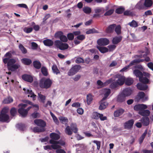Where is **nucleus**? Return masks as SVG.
I'll return each instance as SVG.
<instances>
[{
  "label": "nucleus",
  "mask_w": 153,
  "mask_h": 153,
  "mask_svg": "<svg viewBox=\"0 0 153 153\" xmlns=\"http://www.w3.org/2000/svg\"><path fill=\"white\" fill-rule=\"evenodd\" d=\"M134 74L137 77H139V81L144 83H148L149 81L147 78L149 77L150 74L146 73H144L143 74L142 73L137 70H135L133 71Z\"/></svg>",
  "instance_id": "f257e3e1"
},
{
  "label": "nucleus",
  "mask_w": 153,
  "mask_h": 153,
  "mask_svg": "<svg viewBox=\"0 0 153 153\" xmlns=\"http://www.w3.org/2000/svg\"><path fill=\"white\" fill-rule=\"evenodd\" d=\"M125 80L124 76L120 75H116L115 76L114 81L111 85L110 87L114 88L119 85H123Z\"/></svg>",
  "instance_id": "f03ea898"
},
{
  "label": "nucleus",
  "mask_w": 153,
  "mask_h": 153,
  "mask_svg": "<svg viewBox=\"0 0 153 153\" xmlns=\"http://www.w3.org/2000/svg\"><path fill=\"white\" fill-rule=\"evenodd\" d=\"M52 83V81L50 79L43 78L40 80L39 86L41 88L48 89L51 87Z\"/></svg>",
  "instance_id": "7ed1b4c3"
},
{
  "label": "nucleus",
  "mask_w": 153,
  "mask_h": 153,
  "mask_svg": "<svg viewBox=\"0 0 153 153\" xmlns=\"http://www.w3.org/2000/svg\"><path fill=\"white\" fill-rule=\"evenodd\" d=\"M78 129L76 123H72L70 125V127L68 126H67L65 130L66 134L68 135H71L72 134V131L74 133L77 132Z\"/></svg>",
  "instance_id": "20e7f679"
},
{
  "label": "nucleus",
  "mask_w": 153,
  "mask_h": 153,
  "mask_svg": "<svg viewBox=\"0 0 153 153\" xmlns=\"http://www.w3.org/2000/svg\"><path fill=\"white\" fill-rule=\"evenodd\" d=\"M9 111L7 107L4 108L0 114V121L8 122L10 121V118L7 113Z\"/></svg>",
  "instance_id": "39448f33"
},
{
  "label": "nucleus",
  "mask_w": 153,
  "mask_h": 153,
  "mask_svg": "<svg viewBox=\"0 0 153 153\" xmlns=\"http://www.w3.org/2000/svg\"><path fill=\"white\" fill-rule=\"evenodd\" d=\"M27 106L26 104H21L19 105V109L18 110L19 113L22 117L26 116L27 114V110L25 109Z\"/></svg>",
  "instance_id": "423d86ee"
},
{
  "label": "nucleus",
  "mask_w": 153,
  "mask_h": 153,
  "mask_svg": "<svg viewBox=\"0 0 153 153\" xmlns=\"http://www.w3.org/2000/svg\"><path fill=\"white\" fill-rule=\"evenodd\" d=\"M55 45L61 50H65L67 49L68 45L66 43H62L60 41L56 40L55 42Z\"/></svg>",
  "instance_id": "0eeeda50"
},
{
  "label": "nucleus",
  "mask_w": 153,
  "mask_h": 153,
  "mask_svg": "<svg viewBox=\"0 0 153 153\" xmlns=\"http://www.w3.org/2000/svg\"><path fill=\"white\" fill-rule=\"evenodd\" d=\"M81 68V67L79 65H75L71 68L68 73V75L73 76L78 72Z\"/></svg>",
  "instance_id": "6e6552de"
},
{
  "label": "nucleus",
  "mask_w": 153,
  "mask_h": 153,
  "mask_svg": "<svg viewBox=\"0 0 153 153\" xmlns=\"http://www.w3.org/2000/svg\"><path fill=\"white\" fill-rule=\"evenodd\" d=\"M23 91H24V93L25 94L27 95L28 97H30L33 100H35L36 95L34 94L31 90L30 89L24 88Z\"/></svg>",
  "instance_id": "1a4fd4ad"
},
{
  "label": "nucleus",
  "mask_w": 153,
  "mask_h": 153,
  "mask_svg": "<svg viewBox=\"0 0 153 153\" xmlns=\"http://www.w3.org/2000/svg\"><path fill=\"white\" fill-rule=\"evenodd\" d=\"M55 36L56 38H59L61 41L66 42L68 41V39L66 36L63 35V33L61 31H59L56 33Z\"/></svg>",
  "instance_id": "9d476101"
},
{
  "label": "nucleus",
  "mask_w": 153,
  "mask_h": 153,
  "mask_svg": "<svg viewBox=\"0 0 153 153\" xmlns=\"http://www.w3.org/2000/svg\"><path fill=\"white\" fill-rule=\"evenodd\" d=\"M143 60L140 59H137L134 60L130 63L129 64V65L125 67L122 68L121 70H120V71H127V69L129 68V67L130 66H131L133 65H134L136 63H139L141 62H143Z\"/></svg>",
  "instance_id": "9b49d317"
},
{
  "label": "nucleus",
  "mask_w": 153,
  "mask_h": 153,
  "mask_svg": "<svg viewBox=\"0 0 153 153\" xmlns=\"http://www.w3.org/2000/svg\"><path fill=\"white\" fill-rule=\"evenodd\" d=\"M109 40L106 38H100L97 41V44L100 45H106L109 44Z\"/></svg>",
  "instance_id": "f8f14e48"
},
{
  "label": "nucleus",
  "mask_w": 153,
  "mask_h": 153,
  "mask_svg": "<svg viewBox=\"0 0 153 153\" xmlns=\"http://www.w3.org/2000/svg\"><path fill=\"white\" fill-rule=\"evenodd\" d=\"M51 147L53 149L56 150V153H66L64 150L61 149V146L59 145L52 144Z\"/></svg>",
  "instance_id": "ddd939ff"
},
{
  "label": "nucleus",
  "mask_w": 153,
  "mask_h": 153,
  "mask_svg": "<svg viewBox=\"0 0 153 153\" xmlns=\"http://www.w3.org/2000/svg\"><path fill=\"white\" fill-rule=\"evenodd\" d=\"M147 108V107L146 105L141 104L135 105L134 106V110L140 111Z\"/></svg>",
  "instance_id": "4468645a"
},
{
  "label": "nucleus",
  "mask_w": 153,
  "mask_h": 153,
  "mask_svg": "<svg viewBox=\"0 0 153 153\" xmlns=\"http://www.w3.org/2000/svg\"><path fill=\"white\" fill-rule=\"evenodd\" d=\"M12 56V54L10 52L7 53L3 58V62L6 64L7 63L9 60L11 59Z\"/></svg>",
  "instance_id": "2eb2a0df"
},
{
  "label": "nucleus",
  "mask_w": 153,
  "mask_h": 153,
  "mask_svg": "<svg viewBox=\"0 0 153 153\" xmlns=\"http://www.w3.org/2000/svg\"><path fill=\"white\" fill-rule=\"evenodd\" d=\"M34 122L37 125L43 128L46 125L45 123L43 120L40 119H36L34 120Z\"/></svg>",
  "instance_id": "dca6fc26"
},
{
  "label": "nucleus",
  "mask_w": 153,
  "mask_h": 153,
  "mask_svg": "<svg viewBox=\"0 0 153 153\" xmlns=\"http://www.w3.org/2000/svg\"><path fill=\"white\" fill-rule=\"evenodd\" d=\"M105 100H102L101 101L100 103V105L99 106V109L101 110L105 108L107 106L108 103L106 102L105 101Z\"/></svg>",
  "instance_id": "f3484780"
},
{
  "label": "nucleus",
  "mask_w": 153,
  "mask_h": 153,
  "mask_svg": "<svg viewBox=\"0 0 153 153\" xmlns=\"http://www.w3.org/2000/svg\"><path fill=\"white\" fill-rule=\"evenodd\" d=\"M22 79L25 81L31 82L33 80L32 76L29 75L25 74L22 76Z\"/></svg>",
  "instance_id": "a211bd4d"
},
{
  "label": "nucleus",
  "mask_w": 153,
  "mask_h": 153,
  "mask_svg": "<svg viewBox=\"0 0 153 153\" xmlns=\"http://www.w3.org/2000/svg\"><path fill=\"white\" fill-rule=\"evenodd\" d=\"M143 83H138L137 84V87L138 89L140 90H146L148 88V86L147 85Z\"/></svg>",
  "instance_id": "6ab92c4d"
},
{
  "label": "nucleus",
  "mask_w": 153,
  "mask_h": 153,
  "mask_svg": "<svg viewBox=\"0 0 153 153\" xmlns=\"http://www.w3.org/2000/svg\"><path fill=\"white\" fill-rule=\"evenodd\" d=\"M103 94L104 95L103 100H106L111 93V90L109 88L104 89L102 90Z\"/></svg>",
  "instance_id": "aec40b11"
},
{
  "label": "nucleus",
  "mask_w": 153,
  "mask_h": 153,
  "mask_svg": "<svg viewBox=\"0 0 153 153\" xmlns=\"http://www.w3.org/2000/svg\"><path fill=\"white\" fill-rule=\"evenodd\" d=\"M137 97L139 100L141 99L144 101L148 99V97L147 96H145L144 93L143 92H139L137 95Z\"/></svg>",
  "instance_id": "412c9836"
},
{
  "label": "nucleus",
  "mask_w": 153,
  "mask_h": 153,
  "mask_svg": "<svg viewBox=\"0 0 153 153\" xmlns=\"http://www.w3.org/2000/svg\"><path fill=\"white\" fill-rule=\"evenodd\" d=\"M134 120H131L126 122L124 124V127L126 129L131 128L134 124Z\"/></svg>",
  "instance_id": "4be33fe9"
},
{
  "label": "nucleus",
  "mask_w": 153,
  "mask_h": 153,
  "mask_svg": "<svg viewBox=\"0 0 153 153\" xmlns=\"http://www.w3.org/2000/svg\"><path fill=\"white\" fill-rule=\"evenodd\" d=\"M132 93V91L129 88H127L124 89L123 91L122 94L124 97H127L129 96Z\"/></svg>",
  "instance_id": "5701e85b"
},
{
  "label": "nucleus",
  "mask_w": 153,
  "mask_h": 153,
  "mask_svg": "<svg viewBox=\"0 0 153 153\" xmlns=\"http://www.w3.org/2000/svg\"><path fill=\"white\" fill-rule=\"evenodd\" d=\"M124 112V110L123 109H118L114 111V116L115 117H118L122 115Z\"/></svg>",
  "instance_id": "b1692460"
},
{
  "label": "nucleus",
  "mask_w": 153,
  "mask_h": 153,
  "mask_svg": "<svg viewBox=\"0 0 153 153\" xmlns=\"http://www.w3.org/2000/svg\"><path fill=\"white\" fill-rule=\"evenodd\" d=\"M50 143L51 144H60V145L61 146H64L65 145V142L63 141L62 140H59L58 141H56L53 140H50Z\"/></svg>",
  "instance_id": "393cba45"
},
{
  "label": "nucleus",
  "mask_w": 153,
  "mask_h": 153,
  "mask_svg": "<svg viewBox=\"0 0 153 153\" xmlns=\"http://www.w3.org/2000/svg\"><path fill=\"white\" fill-rule=\"evenodd\" d=\"M97 48L102 53H105L108 51V48L105 47L97 46Z\"/></svg>",
  "instance_id": "a878e982"
},
{
  "label": "nucleus",
  "mask_w": 153,
  "mask_h": 153,
  "mask_svg": "<svg viewBox=\"0 0 153 153\" xmlns=\"http://www.w3.org/2000/svg\"><path fill=\"white\" fill-rule=\"evenodd\" d=\"M115 26V24H112L109 25L106 29V32L108 33H112L114 31Z\"/></svg>",
  "instance_id": "bb28decb"
},
{
  "label": "nucleus",
  "mask_w": 153,
  "mask_h": 153,
  "mask_svg": "<svg viewBox=\"0 0 153 153\" xmlns=\"http://www.w3.org/2000/svg\"><path fill=\"white\" fill-rule=\"evenodd\" d=\"M50 137L51 139V140L54 141L58 140L60 138L59 134L54 133H51L50 134Z\"/></svg>",
  "instance_id": "cd10ccee"
},
{
  "label": "nucleus",
  "mask_w": 153,
  "mask_h": 153,
  "mask_svg": "<svg viewBox=\"0 0 153 153\" xmlns=\"http://www.w3.org/2000/svg\"><path fill=\"white\" fill-rule=\"evenodd\" d=\"M38 98L40 101L44 103L46 99V97L41 93H39L38 94Z\"/></svg>",
  "instance_id": "c85d7f7f"
},
{
  "label": "nucleus",
  "mask_w": 153,
  "mask_h": 153,
  "mask_svg": "<svg viewBox=\"0 0 153 153\" xmlns=\"http://www.w3.org/2000/svg\"><path fill=\"white\" fill-rule=\"evenodd\" d=\"M122 40V38L120 36L115 37L113 38L112 43L114 44H116Z\"/></svg>",
  "instance_id": "c756f323"
},
{
  "label": "nucleus",
  "mask_w": 153,
  "mask_h": 153,
  "mask_svg": "<svg viewBox=\"0 0 153 153\" xmlns=\"http://www.w3.org/2000/svg\"><path fill=\"white\" fill-rule=\"evenodd\" d=\"M94 11L96 13L102 14L105 12V10L102 7H97L94 9Z\"/></svg>",
  "instance_id": "7c9ffc66"
},
{
  "label": "nucleus",
  "mask_w": 153,
  "mask_h": 153,
  "mask_svg": "<svg viewBox=\"0 0 153 153\" xmlns=\"http://www.w3.org/2000/svg\"><path fill=\"white\" fill-rule=\"evenodd\" d=\"M150 113L149 111L147 110H142L139 112V114L143 116H148L149 115Z\"/></svg>",
  "instance_id": "2f4dec72"
},
{
  "label": "nucleus",
  "mask_w": 153,
  "mask_h": 153,
  "mask_svg": "<svg viewBox=\"0 0 153 153\" xmlns=\"http://www.w3.org/2000/svg\"><path fill=\"white\" fill-rule=\"evenodd\" d=\"M43 43L45 45L48 46H52L53 43L51 40L49 39L44 40Z\"/></svg>",
  "instance_id": "473e14b6"
},
{
  "label": "nucleus",
  "mask_w": 153,
  "mask_h": 153,
  "mask_svg": "<svg viewBox=\"0 0 153 153\" xmlns=\"http://www.w3.org/2000/svg\"><path fill=\"white\" fill-rule=\"evenodd\" d=\"M142 123L145 126H147L149 123V119L147 117H144L141 120Z\"/></svg>",
  "instance_id": "72a5a7b5"
},
{
  "label": "nucleus",
  "mask_w": 153,
  "mask_h": 153,
  "mask_svg": "<svg viewBox=\"0 0 153 153\" xmlns=\"http://www.w3.org/2000/svg\"><path fill=\"white\" fill-rule=\"evenodd\" d=\"M13 101V98L10 97H8L5 98L3 101L4 104H8L12 102Z\"/></svg>",
  "instance_id": "f704fd0d"
},
{
  "label": "nucleus",
  "mask_w": 153,
  "mask_h": 153,
  "mask_svg": "<svg viewBox=\"0 0 153 153\" xmlns=\"http://www.w3.org/2000/svg\"><path fill=\"white\" fill-rule=\"evenodd\" d=\"M98 33V31L94 28L88 29L86 32V33L87 34Z\"/></svg>",
  "instance_id": "c9c22d12"
},
{
  "label": "nucleus",
  "mask_w": 153,
  "mask_h": 153,
  "mask_svg": "<svg viewBox=\"0 0 153 153\" xmlns=\"http://www.w3.org/2000/svg\"><path fill=\"white\" fill-rule=\"evenodd\" d=\"M22 62L26 65H29L30 64L32 61L30 59L27 58H24L21 60Z\"/></svg>",
  "instance_id": "e433bc0d"
},
{
  "label": "nucleus",
  "mask_w": 153,
  "mask_h": 153,
  "mask_svg": "<svg viewBox=\"0 0 153 153\" xmlns=\"http://www.w3.org/2000/svg\"><path fill=\"white\" fill-rule=\"evenodd\" d=\"M59 119L60 121L62 123H66L68 122V120L67 117L60 116L59 117Z\"/></svg>",
  "instance_id": "4c0bfd02"
},
{
  "label": "nucleus",
  "mask_w": 153,
  "mask_h": 153,
  "mask_svg": "<svg viewBox=\"0 0 153 153\" xmlns=\"http://www.w3.org/2000/svg\"><path fill=\"white\" fill-rule=\"evenodd\" d=\"M20 67V65L18 64H16L13 65L9 68V69L11 71H14L18 69Z\"/></svg>",
  "instance_id": "58836bf2"
},
{
  "label": "nucleus",
  "mask_w": 153,
  "mask_h": 153,
  "mask_svg": "<svg viewBox=\"0 0 153 153\" xmlns=\"http://www.w3.org/2000/svg\"><path fill=\"white\" fill-rule=\"evenodd\" d=\"M52 70L53 73L56 74H59L60 73L57 66L56 65H53Z\"/></svg>",
  "instance_id": "ea45409f"
},
{
  "label": "nucleus",
  "mask_w": 153,
  "mask_h": 153,
  "mask_svg": "<svg viewBox=\"0 0 153 153\" xmlns=\"http://www.w3.org/2000/svg\"><path fill=\"white\" fill-rule=\"evenodd\" d=\"M143 0H140L136 5V8L138 9H143Z\"/></svg>",
  "instance_id": "a19ab883"
},
{
  "label": "nucleus",
  "mask_w": 153,
  "mask_h": 153,
  "mask_svg": "<svg viewBox=\"0 0 153 153\" xmlns=\"http://www.w3.org/2000/svg\"><path fill=\"white\" fill-rule=\"evenodd\" d=\"M93 99L92 95L91 94H89L87 96V101L88 105H90L92 102Z\"/></svg>",
  "instance_id": "79ce46f5"
},
{
  "label": "nucleus",
  "mask_w": 153,
  "mask_h": 153,
  "mask_svg": "<svg viewBox=\"0 0 153 153\" xmlns=\"http://www.w3.org/2000/svg\"><path fill=\"white\" fill-rule=\"evenodd\" d=\"M152 4V2L151 0H145L144 5L147 7H151Z\"/></svg>",
  "instance_id": "37998d69"
},
{
  "label": "nucleus",
  "mask_w": 153,
  "mask_h": 153,
  "mask_svg": "<svg viewBox=\"0 0 153 153\" xmlns=\"http://www.w3.org/2000/svg\"><path fill=\"white\" fill-rule=\"evenodd\" d=\"M83 12L86 14H89L91 11V8L89 7H84L83 8Z\"/></svg>",
  "instance_id": "c03bdc74"
},
{
  "label": "nucleus",
  "mask_w": 153,
  "mask_h": 153,
  "mask_svg": "<svg viewBox=\"0 0 153 153\" xmlns=\"http://www.w3.org/2000/svg\"><path fill=\"white\" fill-rule=\"evenodd\" d=\"M126 84L127 85H130L133 83V79L130 78H128L125 80Z\"/></svg>",
  "instance_id": "a18cd8bd"
},
{
  "label": "nucleus",
  "mask_w": 153,
  "mask_h": 153,
  "mask_svg": "<svg viewBox=\"0 0 153 153\" xmlns=\"http://www.w3.org/2000/svg\"><path fill=\"white\" fill-rule=\"evenodd\" d=\"M45 131V129L44 128H39V127H36L34 128H33V131L34 132H39L43 131Z\"/></svg>",
  "instance_id": "49530a36"
},
{
  "label": "nucleus",
  "mask_w": 153,
  "mask_h": 153,
  "mask_svg": "<svg viewBox=\"0 0 153 153\" xmlns=\"http://www.w3.org/2000/svg\"><path fill=\"white\" fill-rule=\"evenodd\" d=\"M100 114L97 112H94L92 115V117L95 119H98L99 118Z\"/></svg>",
  "instance_id": "de8ad7c7"
},
{
  "label": "nucleus",
  "mask_w": 153,
  "mask_h": 153,
  "mask_svg": "<svg viewBox=\"0 0 153 153\" xmlns=\"http://www.w3.org/2000/svg\"><path fill=\"white\" fill-rule=\"evenodd\" d=\"M33 63L34 67L36 68L39 69L41 66V63L38 61H36L33 62Z\"/></svg>",
  "instance_id": "09e8293b"
},
{
  "label": "nucleus",
  "mask_w": 153,
  "mask_h": 153,
  "mask_svg": "<svg viewBox=\"0 0 153 153\" xmlns=\"http://www.w3.org/2000/svg\"><path fill=\"white\" fill-rule=\"evenodd\" d=\"M94 73L98 76H102L103 74L102 70L101 69H96L94 71Z\"/></svg>",
  "instance_id": "8fccbe9b"
},
{
  "label": "nucleus",
  "mask_w": 153,
  "mask_h": 153,
  "mask_svg": "<svg viewBox=\"0 0 153 153\" xmlns=\"http://www.w3.org/2000/svg\"><path fill=\"white\" fill-rule=\"evenodd\" d=\"M147 131L146 130L145 132L143 134L141 137H140L139 139V141L140 144H141L143 141V140L146 135L147 133Z\"/></svg>",
  "instance_id": "3c124183"
},
{
  "label": "nucleus",
  "mask_w": 153,
  "mask_h": 153,
  "mask_svg": "<svg viewBox=\"0 0 153 153\" xmlns=\"http://www.w3.org/2000/svg\"><path fill=\"white\" fill-rule=\"evenodd\" d=\"M16 62L15 59H11L7 63V66H11L12 65Z\"/></svg>",
  "instance_id": "603ef678"
},
{
  "label": "nucleus",
  "mask_w": 153,
  "mask_h": 153,
  "mask_svg": "<svg viewBox=\"0 0 153 153\" xmlns=\"http://www.w3.org/2000/svg\"><path fill=\"white\" fill-rule=\"evenodd\" d=\"M41 71L44 76H47L48 75V70L45 67H42L41 68Z\"/></svg>",
  "instance_id": "864d4df0"
},
{
  "label": "nucleus",
  "mask_w": 153,
  "mask_h": 153,
  "mask_svg": "<svg viewBox=\"0 0 153 153\" xmlns=\"http://www.w3.org/2000/svg\"><path fill=\"white\" fill-rule=\"evenodd\" d=\"M31 108H33L36 111L38 110L39 109V106L38 105H33V107H28L27 109H26L27 110V112H28V111Z\"/></svg>",
  "instance_id": "5fc2aeb1"
},
{
  "label": "nucleus",
  "mask_w": 153,
  "mask_h": 153,
  "mask_svg": "<svg viewBox=\"0 0 153 153\" xmlns=\"http://www.w3.org/2000/svg\"><path fill=\"white\" fill-rule=\"evenodd\" d=\"M50 114L52 117L54 122L57 124L59 123V121L57 117L54 115V114L51 112H50Z\"/></svg>",
  "instance_id": "6e6d98bb"
},
{
  "label": "nucleus",
  "mask_w": 153,
  "mask_h": 153,
  "mask_svg": "<svg viewBox=\"0 0 153 153\" xmlns=\"http://www.w3.org/2000/svg\"><path fill=\"white\" fill-rule=\"evenodd\" d=\"M128 25L133 27H136L138 26L137 23L134 20L132 21L131 22L129 23Z\"/></svg>",
  "instance_id": "4d7b16f0"
},
{
  "label": "nucleus",
  "mask_w": 153,
  "mask_h": 153,
  "mask_svg": "<svg viewBox=\"0 0 153 153\" xmlns=\"http://www.w3.org/2000/svg\"><path fill=\"white\" fill-rule=\"evenodd\" d=\"M19 48L23 53H27V51L26 49L21 44L19 45Z\"/></svg>",
  "instance_id": "13d9d810"
},
{
  "label": "nucleus",
  "mask_w": 153,
  "mask_h": 153,
  "mask_svg": "<svg viewBox=\"0 0 153 153\" xmlns=\"http://www.w3.org/2000/svg\"><path fill=\"white\" fill-rule=\"evenodd\" d=\"M115 31L117 34L118 35L120 34L121 33V27L120 25H119L115 27Z\"/></svg>",
  "instance_id": "bf43d9fd"
},
{
  "label": "nucleus",
  "mask_w": 153,
  "mask_h": 153,
  "mask_svg": "<svg viewBox=\"0 0 153 153\" xmlns=\"http://www.w3.org/2000/svg\"><path fill=\"white\" fill-rule=\"evenodd\" d=\"M32 28L31 27H25L23 29L24 31L26 33H30L32 31Z\"/></svg>",
  "instance_id": "052dcab7"
},
{
  "label": "nucleus",
  "mask_w": 153,
  "mask_h": 153,
  "mask_svg": "<svg viewBox=\"0 0 153 153\" xmlns=\"http://www.w3.org/2000/svg\"><path fill=\"white\" fill-rule=\"evenodd\" d=\"M97 84L98 86V88H100L105 86L104 83H103L101 80H98L97 82Z\"/></svg>",
  "instance_id": "680f3d73"
},
{
  "label": "nucleus",
  "mask_w": 153,
  "mask_h": 153,
  "mask_svg": "<svg viewBox=\"0 0 153 153\" xmlns=\"http://www.w3.org/2000/svg\"><path fill=\"white\" fill-rule=\"evenodd\" d=\"M17 111L16 109L14 108H11L10 110V113L12 116H15L16 114Z\"/></svg>",
  "instance_id": "e2e57ef3"
},
{
  "label": "nucleus",
  "mask_w": 153,
  "mask_h": 153,
  "mask_svg": "<svg viewBox=\"0 0 153 153\" xmlns=\"http://www.w3.org/2000/svg\"><path fill=\"white\" fill-rule=\"evenodd\" d=\"M85 38V36L83 34L77 36L76 39L80 41H82Z\"/></svg>",
  "instance_id": "0e129e2a"
},
{
  "label": "nucleus",
  "mask_w": 153,
  "mask_h": 153,
  "mask_svg": "<svg viewBox=\"0 0 153 153\" xmlns=\"http://www.w3.org/2000/svg\"><path fill=\"white\" fill-rule=\"evenodd\" d=\"M124 8L120 7L117 8L116 10V12L118 14L122 13L124 11Z\"/></svg>",
  "instance_id": "69168bd1"
},
{
  "label": "nucleus",
  "mask_w": 153,
  "mask_h": 153,
  "mask_svg": "<svg viewBox=\"0 0 153 153\" xmlns=\"http://www.w3.org/2000/svg\"><path fill=\"white\" fill-rule=\"evenodd\" d=\"M114 11V10L113 9H111L109 10L104 14V15L105 16H109L113 13Z\"/></svg>",
  "instance_id": "338daca9"
},
{
  "label": "nucleus",
  "mask_w": 153,
  "mask_h": 153,
  "mask_svg": "<svg viewBox=\"0 0 153 153\" xmlns=\"http://www.w3.org/2000/svg\"><path fill=\"white\" fill-rule=\"evenodd\" d=\"M75 62L76 63H83L84 62L83 59L81 57H78L76 60Z\"/></svg>",
  "instance_id": "774afa93"
}]
</instances>
